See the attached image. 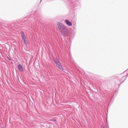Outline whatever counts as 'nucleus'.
<instances>
[{"label": "nucleus", "instance_id": "f257e3e1", "mask_svg": "<svg viewBox=\"0 0 128 128\" xmlns=\"http://www.w3.org/2000/svg\"><path fill=\"white\" fill-rule=\"evenodd\" d=\"M55 63L56 64L58 68L61 70H63V68L61 65L58 60L57 59H55L54 60Z\"/></svg>", "mask_w": 128, "mask_h": 128}, {"label": "nucleus", "instance_id": "f03ea898", "mask_svg": "<svg viewBox=\"0 0 128 128\" xmlns=\"http://www.w3.org/2000/svg\"><path fill=\"white\" fill-rule=\"evenodd\" d=\"M61 34L64 36H67L69 34L68 30L66 27L60 32Z\"/></svg>", "mask_w": 128, "mask_h": 128}, {"label": "nucleus", "instance_id": "7ed1b4c3", "mask_svg": "<svg viewBox=\"0 0 128 128\" xmlns=\"http://www.w3.org/2000/svg\"><path fill=\"white\" fill-rule=\"evenodd\" d=\"M58 28L60 32L66 28V26L62 24L60 22H58L57 24Z\"/></svg>", "mask_w": 128, "mask_h": 128}, {"label": "nucleus", "instance_id": "20e7f679", "mask_svg": "<svg viewBox=\"0 0 128 128\" xmlns=\"http://www.w3.org/2000/svg\"><path fill=\"white\" fill-rule=\"evenodd\" d=\"M18 69L20 72H22L23 71V68L22 66L20 64L18 66Z\"/></svg>", "mask_w": 128, "mask_h": 128}, {"label": "nucleus", "instance_id": "39448f33", "mask_svg": "<svg viewBox=\"0 0 128 128\" xmlns=\"http://www.w3.org/2000/svg\"><path fill=\"white\" fill-rule=\"evenodd\" d=\"M65 22L66 24L69 26H71L72 25V23L71 22L69 21L68 20H65Z\"/></svg>", "mask_w": 128, "mask_h": 128}, {"label": "nucleus", "instance_id": "423d86ee", "mask_svg": "<svg viewBox=\"0 0 128 128\" xmlns=\"http://www.w3.org/2000/svg\"><path fill=\"white\" fill-rule=\"evenodd\" d=\"M21 34L22 39H23V38H26V36H25L23 32H21Z\"/></svg>", "mask_w": 128, "mask_h": 128}, {"label": "nucleus", "instance_id": "0eeeda50", "mask_svg": "<svg viewBox=\"0 0 128 128\" xmlns=\"http://www.w3.org/2000/svg\"><path fill=\"white\" fill-rule=\"evenodd\" d=\"M22 39L23 40L24 43L26 44L27 40L26 39V38H25Z\"/></svg>", "mask_w": 128, "mask_h": 128}, {"label": "nucleus", "instance_id": "6e6552de", "mask_svg": "<svg viewBox=\"0 0 128 128\" xmlns=\"http://www.w3.org/2000/svg\"><path fill=\"white\" fill-rule=\"evenodd\" d=\"M51 120L53 121H56V120L55 119H52Z\"/></svg>", "mask_w": 128, "mask_h": 128}, {"label": "nucleus", "instance_id": "1a4fd4ad", "mask_svg": "<svg viewBox=\"0 0 128 128\" xmlns=\"http://www.w3.org/2000/svg\"><path fill=\"white\" fill-rule=\"evenodd\" d=\"M8 59L10 60H11V59L10 58H8Z\"/></svg>", "mask_w": 128, "mask_h": 128}]
</instances>
